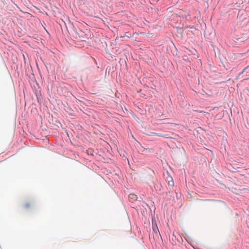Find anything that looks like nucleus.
<instances>
[{
    "instance_id": "obj_1",
    "label": "nucleus",
    "mask_w": 249,
    "mask_h": 249,
    "mask_svg": "<svg viewBox=\"0 0 249 249\" xmlns=\"http://www.w3.org/2000/svg\"><path fill=\"white\" fill-rule=\"evenodd\" d=\"M238 20L239 21L241 22V25L243 26L246 25L249 21V18L248 17H243L242 15L238 17Z\"/></svg>"
},
{
    "instance_id": "obj_2",
    "label": "nucleus",
    "mask_w": 249,
    "mask_h": 249,
    "mask_svg": "<svg viewBox=\"0 0 249 249\" xmlns=\"http://www.w3.org/2000/svg\"><path fill=\"white\" fill-rule=\"evenodd\" d=\"M69 114L71 116H76V111H74L73 109H72L71 112H69Z\"/></svg>"
},
{
    "instance_id": "obj_3",
    "label": "nucleus",
    "mask_w": 249,
    "mask_h": 249,
    "mask_svg": "<svg viewBox=\"0 0 249 249\" xmlns=\"http://www.w3.org/2000/svg\"><path fill=\"white\" fill-rule=\"evenodd\" d=\"M72 25H73V29L74 32H75V33L76 35H78V32L77 31V29H76V27L74 26L73 24H72Z\"/></svg>"
},
{
    "instance_id": "obj_4",
    "label": "nucleus",
    "mask_w": 249,
    "mask_h": 249,
    "mask_svg": "<svg viewBox=\"0 0 249 249\" xmlns=\"http://www.w3.org/2000/svg\"><path fill=\"white\" fill-rule=\"evenodd\" d=\"M153 134L156 136L162 137L163 135L161 134L154 133Z\"/></svg>"
},
{
    "instance_id": "obj_5",
    "label": "nucleus",
    "mask_w": 249,
    "mask_h": 249,
    "mask_svg": "<svg viewBox=\"0 0 249 249\" xmlns=\"http://www.w3.org/2000/svg\"><path fill=\"white\" fill-rule=\"evenodd\" d=\"M30 206V204L28 203H27L25 204V207L26 208H29Z\"/></svg>"
},
{
    "instance_id": "obj_6",
    "label": "nucleus",
    "mask_w": 249,
    "mask_h": 249,
    "mask_svg": "<svg viewBox=\"0 0 249 249\" xmlns=\"http://www.w3.org/2000/svg\"><path fill=\"white\" fill-rule=\"evenodd\" d=\"M73 42L74 43V44H75V45H78V44H77V41H76V40H73Z\"/></svg>"
},
{
    "instance_id": "obj_7",
    "label": "nucleus",
    "mask_w": 249,
    "mask_h": 249,
    "mask_svg": "<svg viewBox=\"0 0 249 249\" xmlns=\"http://www.w3.org/2000/svg\"><path fill=\"white\" fill-rule=\"evenodd\" d=\"M55 122L56 123H59L61 126L62 125V124H61L59 121H56Z\"/></svg>"
},
{
    "instance_id": "obj_8",
    "label": "nucleus",
    "mask_w": 249,
    "mask_h": 249,
    "mask_svg": "<svg viewBox=\"0 0 249 249\" xmlns=\"http://www.w3.org/2000/svg\"><path fill=\"white\" fill-rule=\"evenodd\" d=\"M74 133L76 135V137H78V134L75 133V132H74Z\"/></svg>"
},
{
    "instance_id": "obj_9",
    "label": "nucleus",
    "mask_w": 249,
    "mask_h": 249,
    "mask_svg": "<svg viewBox=\"0 0 249 249\" xmlns=\"http://www.w3.org/2000/svg\"><path fill=\"white\" fill-rule=\"evenodd\" d=\"M132 196H134V197H136V196L135 195H131Z\"/></svg>"
}]
</instances>
